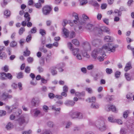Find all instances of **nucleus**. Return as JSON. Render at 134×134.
Returning a JSON list of instances; mask_svg holds the SVG:
<instances>
[{"mask_svg":"<svg viewBox=\"0 0 134 134\" xmlns=\"http://www.w3.org/2000/svg\"><path fill=\"white\" fill-rule=\"evenodd\" d=\"M118 46L117 45H114L113 43H108L104 44L101 49V51L105 50L107 51H108L111 52H114L116 50V48Z\"/></svg>","mask_w":134,"mask_h":134,"instance_id":"nucleus-1","label":"nucleus"},{"mask_svg":"<svg viewBox=\"0 0 134 134\" xmlns=\"http://www.w3.org/2000/svg\"><path fill=\"white\" fill-rule=\"evenodd\" d=\"M16 121L17 123L20 126H22L25 124L27 123L29 121L28 117L25 115L21 116Z\"/></svg>","mask_w":134,"mask_h":134,"instance_id":"nucleus-2","label":"nucleus"},{"mask_svg":"<svg viewBox=\"0 0 134 134\" xmlns=\"http://www.w3.org/2000/svg\"><path fill=\"white\" fill-rule=\"evenodd\" d=\"M69 114L71 118L72 119L76 118L82 119L83 118L82 114L77 111L74 112L71 111L69 113Z\"/></svg>","mask_w":134,"mask_h":134,"instance_id":"nucleus-3","label":"nucleus"},{"mask_svg":"<svg viewBox=\"0 0 134 134\" xmlns=\"http://www.w3.org/2000/svg\"><path fill=\"white\" fill-rule=\"evenodd\" d=\"M100 49H95L92 52L91 55L92 57L94 59L96 58L97 56V59L100 62Z\"/></svg>","mask_w":134,"mask_h":134,"instance_id":"nucleus-4","label":"nucleus"},{"mask_svg":"<svg viewBox=\"0 0 134 134\" xmlns=\"http://www.w3.org/2000/svg\"><path fill=\"white\" fill-rule=\"evenodd\" d=\"M52 7L49 5H46L43 7L42 11L43 14L45 15H49L52 9Z\"/></svg>","mask_w":134,"mask_h":134,"instance_id":"nucleus-5","label":"nucleus"},{"mask_svg":"<svg viewBox=\"0 0 134 134\" xmlns=\"http://www.w3.org/2000/svg\"><path fill=\"white\" fill-rule=\"evenodd\" d=\"M31 113L35 117H40L44 115L43 113L37 108L32 110Z\"/></svg>","mask_w":134,"mask_h":134,"instance_id":"nucleus-6","label":"nucleus"},{"mask_svg":"<svg viewBox=\"0 0 134 134\" xmlns=\"http://www.w3.org/2000/svg\"><path fill=\"white\" fill-rule=\"evenodd\" d=\"M93 32L96 36L99 37L100 36V27L99 25H98L94 28Z\"/></svg>","mask_w":134,"mask_h":134,"instance_id":"nucleus-7","label":"nucleus"},{"mask_svg":"<svg viewBox=\"0 0 134 134\" xmlns=\"http://www.w3.org/2000/svg\"><path fill=\"white\" fill-rule=\"evenodd\" d=\"M12 97V96L11 95H9L5 93H3L1 96L2 99L4 100H7L8 99L11 98Z\"/></svg>","mask_w":134,"mask_h":134,"instance_id":"nucleus-8","label":"nucleus"},{"mask_svg":"<svg viewBox=\"0 0 134 134\" xmlns=\"http://www.w3.org/2000/svg\"><path fill=\"white\" fill-rule=\"evenodd\" d=\"M65 66V64L64 63H61L57 64L56 66L60 72H62L63 71L64 69L63 68Z\"/></svg>","mask_w":134,"mask_h":134,"instance_id":"nucleus-9","label":"nucleus"},{"mask_svg":"<svg viewBox=\"0 0 134 134\" xmlns=\"http://www.w3.org/2000/svg\"><path fill=\"white\" fill-rule=\"evenodd\" d=\"M101 31L106 32L109 34H110L111 33L110 29L108 27L106 26L101 27Z\"/></svg>","mask_w":134,"mask_h":134,"instance_id":"nucleus-10","label":"nucleus"},{"mask_svg":"<svg viewBox=\"0 0 134 134\" xmlns=\"http://www.w3.org/2000/svg\"><path fill=\"white\" fill-rule=\"evenodd\" d=\"M75 104V102L72 100H67L65 102L64 104L67 106H73Z\"/></svg>","mask_w":134,"mask_h":134,"instance_id":"nucleus-11","label":"nucleus"},{"mask_svg":"<svg viewBox=\"0 0 134 134\" xmlns=\"http://www.w3.org/2000/svg\"><path fill=\"white\" fill-rule=\"evenodd\" d=\"M57 68L56 66H54L50 68V70L52 75H54L57 74V72L56 70Z\"/></svg>","mask_w":134,"mask_h":134,"instance_id":"nucleus-12","label":"nucleus"},{"mask_svg":"<svg viewBox=\"0 0 134 134\" xmlns=\"http://www.w3.org/2000/svg\"><path fill=\"white\" fill-rule=\"evenodd\" d=\"M104 40L107 42H111L113 40V37L109 36H107L104 38Z\"/></svg>","mask_w":134,"mask_h":134,"instance_id":"nucleus-13","label":"nucleus"},{"mask_svg":"<svg viewBox=\"0 0 134 134\" xmlns=\"http://www.w3.org/2000/svg\"><path fill=\"white\" fill-rule=\"evenodd\" d=\"M110 110L115 112H117V111L114 105H110V106L108 107V109L107 110V111H108Z\"/></svg>","mask_w":134,"mask_h":134,"instance_id":"nucleus-14","label":"nucleus"},{"mask_svg":"<svg viewBox=\"0 0 134 134\" xmlns=\"http://www.w3.org/2000/svg\"><path fill=\"white\" fill-rule=\"evenodd\" d=\"M89 3L95 7H99V5L95 1L91 0L89 1Z\"/></svg>","mask_w":134,"mask_h":134,"instance_id":"nucleus-15","label":"nucleus"},{"mask_svg":"<svg viewBox=\"0 0 134 134\" xmlns=\"http://www.w3.org/2000/svg\"><path fill=\"white\" fill-rule=\"evenodd\" d=\"M39 103V101L38 100H36L35 98H33L31 101L32 104L34 106H36L37 105H38Z\"/></svg>","mask_w":134,"mask_h":134,"instance_id":"nucleus-16","label":"nucleus"},{"mask_svg":"<svg viewBox=\"0 0 134 134\" xmlns=\"http://www.w3.org/2000/svg\"><path fill=\"white\" fill-rule=\"evenodd\" d=\"M0 79L2 80H5L6 78V73L4 72H2L0 73Z\"/></svg>","mask_w":134,"mask_h":134,"instance_id":"nucleus-17","label":"nucleus"},{"mask_svg":"<svg viewBox=\"0 0 134 134\" xmlns=\"http://www.w3.org/2000/svg\"><path fill=\"white\" fill-rule=\"evenodd\" d=\"M131 68V63L130 62L127 63L125 67L124 70L125 71H127L128 70Z\"/></svg>","mask_w":134,"mask_h":134,"instance_id":"nucleus-18","label":"nucleus"},{"mask_svg":"<svg viewBox=\"0 0 134 134\" xmlns=\"http://www.w3.org/2000/svg\"><path fill=\"white\" fill-rule=\"evenodd\" d=\"M7 57V55L4 52L0 53V59H6Z\"/></svg>","mask_w":134,"mask_h":134,"instance_id":"nucleus-19","label":"nucleus"},{"mask_svg":"<svg viewBox=\"0 0 134 134\" xmlns=\"http://www.w3.org/2000/svg\"><path fill=\"white\" fill-rule=\"evenodd\" d=\"M63 34L66 36V37H68L69 36V31L68 30L65 28L64 27L63 30Z\"/></svg>","mask_w":134,"mask_h":134,"instance_id":"nucleus-20","label":"nucleus"},{"mask_svg":"<svg viewBox=\"0 0 134 134\" xmlns=\"http://www.w3.org/2000/svg\"><path fill=\"white\" fill-rule=\"evenodd\" d=\"M13 127V125L10 122H9L6 125V128L8 130H10Z\"/></svg>","mask_w":134,"mask_h":134,"instance_id":"nucleus-21","label":"nucleus"},{"mask_svg":"<svg viewBox=\"0 0 134 134\" xmlns=\"http://www.w3.org/2000/svg\"><path fill=\"white\" fill-rule=\"evenodd\" d=\"M4 15L6 16V18L9 17L10 15V12L8 10H6L4 12Z\"/></svg>","mask_w":134,"mask_h":134,"instance_id":"nucleus-22","label":"nucleus"},{"mask_svg":"<svg viewBox=\"0 0 134 134\" xmlns=\"http://www.w3.org/2000/svg\"><path fill=\"white\" fill-rule=\"evenodd\" d=\"M72 43L76 46H78L79 44V41L76 39L73 40L72 41Z\"/></svg>","mask_w":134,"mask_h":134,"instance_id":"nucleus-23","label":"nucleus"},{"mask_svg":"<svg viewBox=\"0 0 134 134\" xmlns=\"http://www.w3.org/2000/svg\"><path fill=\"white\" fill-rule=\"evenodd\" d=\"M71 51H72V53L74 55H76L79 53V49L78 48H75L73 49Z\"/></svg>","mask_w":134,"mask_h":134,"instance_id":"nucleus-24","label":"nucleus"},{"mask_svg":"<svg viewBox=\"0 0 134 134\" xmlns=\"http://www.w3.org/2000/svg\"><path fill=\"white\" fill-rule=\"evenodd\" d=\"M71 22V21L70 20L68 21L66 19H64L63 21L62 25L64 27L68 23H70Z\"/></svg>","mask_w":134,"mask_h":134,"instance_id":"nucleus-25","label":"nucleus"},{"mask_svg":"<svg viewBox=\"0 0 134 134\" xmlns=\"http://www.w3.org/2000/svg\"><path fill=\"white\" fill-rule=\"evenodd\" d=\"M84 48L85 49L86 51H90L91 49V46L89 44L87 43L84 46Z\"/></svg>","mask_w":134,"mask_h":134,"instance_id":"nucleus-26","label":"nucleus"},{"mask_svg":"<svg viewBox=\"0 0 134 134\" xmlns=\"http://www.w3.org/2000/svg\"><path fill=\"white\" fill-rule=\"evenodd\" d=\"M99 105H98L97 103H94L92 104L91 107L92 108L97 109L99 107Z\"/></svg>","mask_w":134,"mask_h":134,"instance_id":"nucleus-27","label":"nucleus"},{"mask_svg":"<svg viewBox=\"0 0 134 134\" xmlns=\"http://www.w3.org/2000/svg\"><path fill=\"white\" fill-rule=\"evenodd\" d=\"M114 13V15L115 16H121V12L118 10L115 9V10L113 14Z\"/></svg>","mask_w":134,"mask_h":134,"instance_id":"nucleus-28","label":"nucleus"},{"mask_svg":"<svg viewBox=\"0 0 134 134\" xmlns=\"http://www.w3.org/2000/svg\"><path fill=\"white\" fill-rule=\"evenodd\" d=\"M130 113V111L129 110H126L124 111L123 113V116L125 118H126L127 117V115Z\"/></svg>","mask_w":134,"mask_h":134,"instance_id":"nucleus-29","label":"nucleus"},{"mask_svg":"<svg viewBox=\"0 0 134 134\" xmlns=\"http://www.w3.org/2000/svg\"><path fill=\"white\" fill-rule=\"evenodd\" d=\"M93 26V25L89 23L87 24L85 26V27L86 29L89 30L91 29Z\"/></svg>","mask_w":134,"mask_h":134,"instance_id":"nucleus-30","label":"nucleus"},{"mask_svg":"<svg viewBox=\"0 0 134 134\" xmlns=\"http://www.w3.org/2000/svg\"><path fill=\"white\" fill-rule=\"evenodd\" d=\"M24 75L23 73L21 72H19L17 74V77L18 79H20L23 77Z\"/></svg>","mask_w":134,"mask_h":134,"instance_id":"nucleus-31","label":"nucleus"},{"mask_svg":"<svg viewBox=\"0 0 134 134\" xmlns=\"http://www.w3.org/2000/svg\"><path fill=\"white\" fill-rule=\"evenodd\" d=\"M25 31V29L24 27H21L19 30V33L20 35H22Z\"/></svg>","mask_w":134,"mask_h":134,"instance_id":"nucleus-32","label":"nucleus"},{"mask_svg":"<svg viewBox=\"0 0 134 134\" xmlns=\"http://www.w3.org/2000/svg\"><path fill=\"white\" fill-rule=\"evenodd\" d=\"M89 102H90L95 103L96 101V97H92L88 98Z\"/></svg>","mask_w":134,"mask_h":134,"instance_id":"nucleus-33","label":"nucleus"},{"mask_svg":"<svg viewBox=\"0 0 134 134\" xmlns=\"http://www.w3.org/2000/svg\"><path fill=\"white\" fill-rule=\"evenodd\" d=\"M17 43L15 41H13L11 42L10 43V47H13L16 46Z\"/></svg>","mask_w":134,"mask_h":134,"instance_id":"nucleus-34","label":"nucleus"},{"mask_svg":"<svg viewBox=\"0 0 134 134\" xmlns=\"http://www.w3.org/2000/svg\"><path fill=\"white\" fill-rule=\"evenodd\" d=\"M45 63L44 59L43 57H41L40 60V63L41 66L44 65Z\"/></svg>","mask_w":134,"mask_h":134,"instance_id":"nucleus-35","label":"nucleus"},{"mask_svg":"<svg viewBox=\"0 0 134 134\" xmlns=\"http://www.w3.org/2000/svg\"><path fill=\"white\" fill-rule=\"evenodd\" d=\"M125 76L127 80L129 81L131 80V78L129 74L128 73H126L125 74Z\"/></svg>","mask_w":134,"mask_h":134,"instance_id":"nucleus-36","label":"nucleus"},{"mask_svg":"<svg viewBox=\"0 0 134 134\" xmlns=\"http://www.w3.org/2000/svg\"><path fill=\"white\" fill-rule=\"evenodd\" d=\"M68 46L69 49L72 51L73 49H74V47L73 45L71 43L68 42L67 44Z\"/></svg>","mask_w":134,"mask_h":134,"instance_id":"nucleus-37","label":"nucleus"},{"mask_svg":"<svg viewBox=\"0 0 134 134\" xmlns=\"http://www.w3.org/2000/svg\"><path fill=\"white\" fill-rule=\"evenodd\" d=\"M106 73L108 74H110L113 72L112 70L111 69L107 68L105 70Z\"/></svg>","mask_w":134,"mask_h":134,"instance_id":"nucleus-38","label":"nucleus"},{"mask_svg":"<svg viewBox=\"0 0 134 134\" xmlns=\"http://www.w3.org/2000/svg\"><path fill=\"white\" fill-rule=\"evenodd\" d=\"M80 2V4L81 5H83L86 4L87 3L86 0H79Z\"/></svg>","mask_w":134,"mask_h":134,"instance_id":"nucleus-39","label":"nucleus"},{"mask_svg":"<svg viewBox=\"0 0 134 134\" xmlns=\"http://www.w3.org/2000/svg\"><path fill=\"white\" fill-rule=\"evenodd\" d=\"M24 56H28L29 55L30 53V51L28 50L27 48L26 50V51H24Z\"/></svg>","mask_w":134,"mask_h":134,"instance_id":"nucleus-40","label":"nucleus"},{"mask_svg":"<svg viewBox=\"0 0 134 134\" xmlns=\"http://www.w3.org/2000/svg\"><path fill=\"white\" fill-rule=\"evenodd\" d=\"M120 74V72L119 71H117L115 72V76L116 78H118L119 77Z\"/></svg>","mask_w":134,"mask_h":134,"instance_id":"nucleus-41","label":"nucleus"},{"mask_svg":"<svg viewBox=\"0 0 134 134\" xmlns=\"http://www.w3.org/2000/svg\"><path fill=\"white\" fill-rule=\"evenodd\" d=\"M11 0H3V3H1V5L2 7H3V5H5L7 4L8 2H10Z\"/></svg>","mask_w":134,"mask_h":134,"instance_id":"nucleus-42","label":"nucleus"},{"mask_svg":"<svg viewBox=\"0 0 134 134\" xmlns=\"http://www.w3.org/2000/svg\"><path fill=\"white\" fill-rule=\"evenodd\" d=\"M100 121H97L95 122V125L96 127L98 128L100 130Z\"/></svg>","mask_w":134,"mask_h":134,"instance_id":"nucleus-43","label":"nucleus"},{"mask_svg":"<svg viewBox=\"0 0 134 134\" xmlns=\"http://www.w3.org/2000/svg\"><path fill=\"white\" fill-rule=\"evenodd\" d=\"M6 78H7L9 80H11L13 78V76L10 73H6Z\"/></svg>","mask_w":134,"mask_h":134,"instance_id":"nucleus-44","label":"nucleus"},{"mask_svg":"<svg viewBox=\"0 0 134 134\" xmlns=\"http://www.w3.org/2000/svg\"><path fill=\"white\" fill-rule=\"evenodd\" d=\"M37 69L39 72H42L43 71L44 69L41 66H38Z\"/></svg>","mask_w":134,"mask_h":134,"instance_id":"nucleus-45","label":"nucleus"},{"mask_svg":"<svg viewBox=\"0 0 134 134\" xmlns=\"http://www.w3.org/2000/svg\"><path fill=\"white\" fill-rule=\"evenodd\" d=\"M114 121L115 122H116L120 125L122 124L123 123L122 121L120 119H115Z\"/></svg>","mask_w":134,"mask_h":134,"instance_id":"nucleus-46","label":"nucleus"},{"mask_svg":"<svg viewBox=\"0 0 134 134\" xmlns=\"http://www.w3.org/2000/svg\"><path fill=\"white\" fill-rule=\"evenodd\" d=\"M40 33L42 36L46 34L45 31L43 29H40Z\"/></svg>","mask_w":134,"mask_h":134,"instance_id":"nucleus-47","label":"nucleus"},{"mask_svg":"<svg viewBox=\"0 0 134 134\" xmlns=\"http://www.w3.org/2000/svg\"><path fill=\"white\" fill-rule=\"evenodd\" d=\"M102 54V56H101V62L103 61L104 59L105 58L104 57L106 56V55L104 52L102 53V52H101V55Z\"/></svg>","mask_w":134,"mask_h":134,"instance_id":"nucleus-48","label":"nucleus"},{"mask_svg":"<svg viewBox=\"0 0 134 134\" xmlns=\"http://www.w3.org/2000/svg\"><path fill=\"white\" fill-rule=\"evenodd\" d=\"M75 33L74 31H72L70 33L69 35V38L70 39H71L75 36Z\"/></svg>","mask_w":134,"mask_h":134,"instance_id":"nucleus-49","label":"nucleus"},{"mask_svg":"<svg viewBox=\"0 0 134 134\" xmlns=\"http://www.w3.org/2000/svg\"><path fill=\"white\" fill-rule=\"evenodd\" d=\"M51 58V55H47V57L46 58V61L47 63L49 62Z\"/></svg>","mask_w":134,"mask_h":134,"instance_id":"nucleus-50","label":"nucleus"},{"mask_svg":"<svg viewBox=\"0 0 134 134\" xmlns=\"http://www.w3.org/2000/svg\"><path fill=\"white\" fill-rule=\"evenodd\" d=\"M30 67L29 66H26L25 68V71L27 73L30 72Z\"/></svg>","mask_w":134,"mask_h":134,"instance_id":"nucleus-51","label":"nucleus"},{"mask_svg":"<svg viewBox=\"0 0 134 134\" xmlns=\"http://www.w3.org/2000/svg\"><path fill=\"white\" fill-rule=\"evenodd\" d=\"M107 6V4L103 3L101 4V9H105L106 8Z\"/></svg>","mask_w":134,"mask_h":134,"instance_id":"nucleus-52","label":"nucleus"},{"mask_svg":"<svg viewBox=\"0 0 134 134\" xmlns=\"http://www.w3.org/2000/svg\"><path fill=\"white\" fill-rule=\"evenodd\" d=\"M87 69L88 70H91L93 69L94 68V66L92 64L90 65L87 66Z\"/></svg>","mask_w":134,"mask_h":134,"instance_id":"nucleus-53","label":"nucleus"},{"mask_svg":"<svg viewBox=\"0 0 134 134\" xmlns=\"http://www.w3.org/2000/svg\"><path fill=\"white\" fill-rule=\"evenodd\" d=\"M32 38L31 36L30 35H29L26 38V41L27 42H28L31 40Z\"/></svg>","mask_w":134,"mask_h":134,"instance_id":"nucleus-54","label":"nucleus"},{"mask_svg":"<svg viewBox=\"0 0 134 134\" xmlns=\"http://www.w3.org/2000/svg\"><path fill=\"white\" fill-rule=\"evenodd\" d=\"M51 132L50 130H45L41 134H51Z\"/></svg>","mask_w":134,"mask_h":134,"instance_id":"nucleus-55","label":"nucleus"},{"mask_svg":"<svg viewBox=\"0 0 134 134\" xmlns=\"http://www.w3.org/2000/svg\"><path fill=\"white\" fill-rule=\"evenodd\" d=\"M21 111L20 110L18 111H16L15 113V115L16 116H19L21 114Z\"/></svg>","mask_w":134,"mask_h":134,"instance_id":"nucleus-56","label":"nucleus"},{"mask_svg":"<svg viewBox=\"0 0 134 134\" xmlns=\"http://www.w3.org/2000/svg\"><path fill=\"white\" fill-rule=\"evenodd\" d=\"M6 113V111L3 110H0V116H2L5 115Z\"/></svg>","mask_w":134,"mask_h":134,"instance_id":"nucleus-57","label":"nucleus"},{"mask_svg":"<svg viewBox=\"0 0 134 134\" xmlns=\"http://www.w3.org/2000/svg\"><path fill=\"white\" fill-rule=\"evenodd\" d=\"M48 96L51 99H53L55 97V95L53 93H50L49 94Z\"/></svg>","mask_w":134,"mask_h":134,"instance_id":"nucleus-58","label":"nucleus"},{"mask_svg":"<svg viewBox=\"0 0 134 134\" xmlns=\"http://www.w3.org/2000/svg\"><path fill=\"white\" fill-rule=\"evenodd\" d=\"M37 30L36 28L34 27L31 29L30 32L32 33H35L37 32Z\"/></svg>","mask_w":134,"mask_h":134,"instance_id":"nucleus-59","label":"nucleus"},{"mask_svg":"<svg viewBox=\"0 0 134 134\" xmlns=\"http://www.w3.org/2000/svg\"><path fill=\"white\" fill-rule=\"evenodd\" d=\"M86 90L89 93H92L93 91L91 88H87L86 89Z\"/></svg>","mask_w":134,"mask_h":134,"instance_id":"nucleus-60","label":"nucleus"},{"mask_svg":"<svg viewBox=\"0 0 134 134\" xmlns=\"http://www.w3.org/2000/svg\"><path fill=\"white\" fill-rule=\"evenodd\" d=\"M82 55L83 57H86L87 58H90L89 55L87 54V52H85L82 53Z\"/></svg>","mask_w":134,"mask_h":134,"instance_id":"nucleus-61","label":"nucleus"},{"mask_svg":"<svg viewBox=\"0 0 134 134\" xmlns=\"http://www.w3.org/2000/svg\"><path fill=\"white\" fill-rule=\"evenodd\" d=\"M35 6L37 8H39L42 7V5L41 3L38 2V3L35 4Z\"/></svg>","mask_w":134,"mask_h":134,"instance_id":"nucleus-62","label":"nucleus"},{"mask_svg":"<svg viewBox=\"0 0 134 134\" xmlns=\"http://www.w3.org/2000/svg\"><path fill=\"white\" fill-rule=\"evenodd\" d=\"M132 96V94L129 93L127 95L126 97L127 99H131Z\"/></svg>","mask_w":134,"mask_h":134,"instance_id":"nucleus-63","label":"nucleus"},{"mask_svg":"<svg viewBox=\"0 0 134 134\" xmlns=\"http://www.w3.org/2000/svg\"><path fill=\"white\" fill-rule=\"evenodd\" d=\"M120 134H125L126 132L125 131V129L124 128H121L120 131Z\"/></svg>","mask_w":134,"mask_h":134,"instance_id":"nucleus-64","label":"nucleus"}]
</instances>
